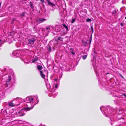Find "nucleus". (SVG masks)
I'll use <instances>...</instances> for the list:
<instances>
[{
  "label": "nucleus",
  "instance_id": "7ed1b4c3",
  "mask_svg": "<svg viewBox=\"0 0 126 126\" xmlns=\"http://www.w3.org/2000/svg\"><path fill=\"white\" fill-rule=\"evenodd\" d=\"M35 39L34 38H32L28 40L29 43L31 45H33L34 42L35 41Z\"/></svg>",
  "mask_w": 126,
  "mask_h": 126
},
{
  "label": "nucleus",
  "instance_id": "aec40b11",
  "mask_svg": "<svg viewBox=\"0 0 126 126\" xmlns=\"http://www.w3.org/2000/svg\"><path fill=\"white\" fill-rule=\"evenodd\" d=\"M25 13L24 12H23L20 15V16H23L25 15Z\"/></svg>",
  "mask_w": 126,
  "mask_h": 126
},
{
  "label": "nucleus",
  "instance_id": "9d476101",
  "mask_svg": "<svg viewBox=\"0 0 126 126\" xmlns=\"http://www.w3.org/2000/svg\"><path fill=\"white\" fill-rule=\"evenodd\" d=\"M70 52L73 55L75 54V53L73 51V49L72 48H71L70 49Z\"/></svg>",
  "mask_w": 126,
  "mask_h": 126
},
{
  "label": "nucleus",
  "instance_id": "c756f323",
  "mask_svg": "<svg viewBox=\"0 0 126 126\" xmlns=\"http://www.w3.org/2000/svg\"><path fill=\"white\" fill-rule=\"evenodd\" d=\"M51 47H50L49 48V51H51Z\"/></svg>",
  "mask_w": 126,
  "mask_h": 126
},
{
  "label": "nucleus",
  "instance_id": "4468645a",
  "mask_svg": "<svg viewBox=\"0 0 126 126\" xmlns=\"http://www.w3.org/2000/svg\"><path fill=\"white\" fill-rule=\"evenodd\" d=\"M82 46H85L86 45V43L84 41H83V40H82Z\"/></svg>",
  "mask_w": 126,
  "mask_h": 126
},
{
  "label": "nucleus",
  "instance_id": "a211bd4d",
  "mask_svg": "<svg viewBox=\"0 0 126 126\" xmlns=\"http://www.w3.org/2000/svg\"><path fill=\"white\" fill-rule=\"evenodd\" d=\"M91 21V20L90 19V18H87L86 20V21L87 22H90Z\"/></svg>",
  "mask_w": 126,
  "mask_h": 126
},
{
  "label": "nucleus",
  "instance_id": "dca6fc26",
  "mask_svg": "<svg viewBox=\"0 0 126 126\" xmlns=\"http://www.w3.org/2000/svg\"><path fill=\"white\" fill-rule=\"evenodd\" d=\"M87 57V56L86 55H85L82 56L83 59L84 60H85L86 59Z\"/></svg>",
  "mask_w": 126,
  "mask_h": 126
},
{
  "label": "nucleus",
  "instance_id": "72a5a7b5",
  "mask_svg": "<svg viewBox=\"0 0 126 126\" xmlns=\"http://www.w3.org/2000/svg\"><path fill=\"white\" fill-rule=\"evenodd\" d=\"M63 36V35H62L61 36Z\"/></svg>",
  "mask_w": 126,
  "mask_h": 126
},
{
  "label": "nucleus",
  "instance_id": "423d86ee",
  "mask_svg": "<svg viewBox=\"0 0 126 126\" xmlns=\"http://www.w3.org/2000/svg\"><path fill=\"white\" fill-rule=\"evenodd\" d=\"M37 68L38 70L40 71L43 69V67L41 65H37Z\"/></svg>",
  "mask_w": 126,
  "mask_h": 126
},
{
  "label": "nucleus",
  "instance_id": "6ab92c4d",
  "mask_svg": "<svg viewBox=\"0 0 126 126\" xmlns=\"http://www.w3.org/2000/svg\"><path fill=\"white\" fill-rule=\"evenodd\" d=\"M33 98H32L29 99V101L30 102H32L33 101Z\"/></svg>",
  "mask_w": 126,
  "mask_h": 126
},
{
  "label": "nucleus",
  "instance_id": "c85d7f7f",
  "mask_svg": "<svg viewBox=\"0 0 126 126\" xmlns=\"http://www.w3.org/2000/svg\"><path fill=\"white\" fill-rule=\"evenodd\" d=\"M123 95L125 97H126V94H123Z\"/></svg>",
  "mask_w": 126,
  "mask_h": 126
},
{
  "label": "nucleus",
  "instance_id": "1a4fd4ad",
  "mask_svg": "<svg viewBox=\"0 0 126 126\" xmlns=\"http://www.w3.org/2000/svg\"><path fill=\"white\" fill-rule=\"evenodd\" d=\"M9 105L11 107H13L15 106V105L12 102H10L8 103Z\"/></svg>",
  "mask_w": 126,
  "mask_h": 126
},
{
  "label": "nucleus",
  "instance_id": "393cba45",
  "mask_svg": "<svg viewBox=\"0 0 126 126\" xmlns=\"http://www.w3.org/2000/svg\"><path fill=\"white\" fill-rule=\"evenodd\" d=\"M46 29L47 30H49L50 29V28L49 27H46Z\"/></svg>",
  "mask_w": 126,
  "mask_h": 126
},
{
  "label": "nucleus",
  "instance_id": "f3484780",
  "mask_svg": "<svg viewBox=\"0 0 126 126\" xmlns=\"http://www.w3.org/2000/svg\"><path fill=\"white\" fill-rule=\"evenodd\" d=\"M91 29L92 30V33H93L94 32V29L93 28V27L92 26L91 27Z\"/></svg>",
  "mask_w": 126,
  "mask_h": 126
},
{
  "label": "nucleus",
  "instance_id": "f03ea898",
  "mask_svg": "<svg viewBox=\"0 0 126 126\" xmlns=\"http://www.w3.org/2000/svg\"><path fill=\"white\" fill-rule=\"evenodd\" d=\"M11 76H9L8 77V79L6 81V83L5 84V85L6 87H7L8 85L10 84L11 82Z\"/></svg>",
  "mask_w": 126,
  "mask_h": 126
},
{
  "label": "nucleus",
  "instance_id": "a878e982",
  "mask_svg": "<svg viewBox=\"0 0 126 126\" xmlns=\"http://www.w3.org/2000/svg\"><path fill=\"white\" fill-rule=\"evenodd\" d=\"M42 2V3H43L44 2V0H40Z\"/></svg>",
  "mask_w": 126,
  "mask_h": 126
},
{
  "label": "nucleus",
  "instance_id": "9b49d317",
  "mask_svg": "<svg viewBox=\"0 0 126 126\" xmlns=\"http://www.w3.org/2000/svg\"><path fill=\"white\" fill-rule=\"evenodd\" d=\"M38 59L37 58H35L32 60V62L33 63H34L35 62L38 61Z\"/></svg>",
  "mask_w": 126,
  "mask_h": 126
},
{
  "label": "nucleus",
  "instance_id": "cd10ccee",
  "mask_svg": "<svg viewBox=\"0 0 126 126\" xmlns=\"http://www.w3.org/2000/svg\"><path fill=\"white\" fill-rule=\"evenodd\" d=\"M120 24H121V26H123V24L122 23H120Z\"/></svg>",
  "mask_w": 126,
  "mask_h": 126
},
{
  "label": "nucleus",
  "instance_id": "f257e3e1",
  "mask_svg": "<svg viewBox=\"0 0 126 126\" xmlns=\"http://www.w3.org/2000/svg\"><path fill=\"white\" fill-rule=\"evenodd\" d=\"M46 20L45 18H40L36 19L35 22L38 24H40Z\"/></svg>",
  "mask_w": 126,
  "mask_h": 126
},
{
  "label": "nucleus",
  "instance_id": "bb28decb",
  "mask_svg": "<svg viewBox=\"0 0 126 126\" xmlns=\"http://www.w3.org/2000/svg\"><path fill=\"white\" fill-rule=\"evenodd\" d=\"M55 88H57V84H56L55 85Z\"/></svg>",
  "mask_w": 126,
  "mask_h": 126
},
{
  "label": "nucleus",
  "instance_id": "b1692460",
  "mask_svg": "<svg viewBox=\"0 0 126 126\" xmlns=\"http://www.w3.org/2000/svg\"><path fill=\"white\" fill-rule=\"evenodd\" d=\"M120 75L122 78H123V79L124 78L122 76L121 74H120Z\"/></svg>",
  "mask_w": 126,
  "mask_h": 126
},
{
  "label": "nucleus",
  "instance_id": "412c9836",
  "mask_svg": "<svg viewBox=\"0 0 126 126\" xmlns=\"http://www.w3.org/2000/svg\"><path fill=\"white\" fill-rule=\"evenodd\" d=\"M25 115V113H23V114H21L20 115H19V116H23L24 115Z\"/></svg>",
  "mask_w": 126,
  "mask_h": 126
},
{
  "label": "nucleus",
  "instance_id": "473e14b6",
  "mask_svg": "<svg viewBox=\"0 0 126 126\" xmlns=\"http://www.w3.org/2000/svg\"><path fill=\"white\" fill-rule=\"evenodd\" d=\"M125 19H126V17H125Z\"/></svg>",
  "mask_w": 126,
  "mask_h": 126
},
{
  "label": "nucleus",
  "instance_id": "0eeeda50",
  "mask_svg": "<svg viewBox=\"0 0 126 126\" xmlns=\"http://www.w3.org/2000/svg\"><path fill=\"white\" fill-rule=\"evenodd\" d=\"M33 108V106H32V107H28L23 109V110H30L32 109Z\"/></svg>",
  "mask_w": 126,
  "mask_h": 126
},
{
  "label": "nucleus",
  "instance_id": "20e7f679",
  "mask_svg": "<svg viewBox=\"0 0 126 126\" xmlns=\"http://www.w3.org/2000/svg\"><path fill=\"white\" fill-rule=\"evenodd\" d=\"M40 74L41 76V77L42 78H43L45 79V75L43 74V71H40Z\"/></svg>",
  "mask_w": 126,
  "mask_h": 126
},
{
  "label": "nucleus",
  "instance_id": "ddd939ff",
  "mask_svg": "<svg viewBox=\"0 0 126 126\" xmlns=\"http://www.w3.org/2000/svg\"><path fill=\"white\" fill-rule=\"evenodd\" d=\"M63 38L61 37H58V38L57 40L56 39V41H58L59 40H60V41H63Z\"/></svg>",
  "mask_w": 126,
  "mask_h": 126
},
{
  "label": "nucleus",
  "instance_id": "39448f33",
  "mask_svg": "<svg viewBox=\"0 0 126 126\" xmlns=\"http://www.w3.org/2000/svg\"><path fill=\"white\" fill-rule=\"evenodd\" d=\"M47 3L49 5L53 6H55V5L53 3H51L50 0H47Z\"/></svg>",
  "mask_w": 126,
  "mask_h": 126
},
{
  "label": "nucleus",
  "instance_id": "f8f14e48",
  "mask_svg": "<svg viewBox=\"0 0 126 126\" xmlns=\"http://www.w3.org/2000/svg\"><path fill=\"white\" fill-rule=\"evenodd\" d=\"M63 26L66 29V30L67 31H68V29L67 27L66 26V25L64 24H63Z\"/></svg>",
  "mask_w": 126,
  "mask_h": 126
},
{
  "label": "nucleus",
  "instance_id": "2f4dec72",
  "mask_svg": "<svg viewBox=\"0 0 126 126\" xmlns=\"http://www.w3.org/2000/svg\"><path fill=\"white\" fill-rule=\"evenodd\" d=\"M13 22H14V21H12V22H11V23L12 24V23H13Z\"/></svg>",
  "mask_w": 126,
  "mask_h": 126
},
{
  "label": "nucleus",
  "instance_id": "4be33fe9",
  "mask_svg": "<svg viewBox=\"0 0 126 126\" xmlns=\"http://www.w3.org/2000/svg\"><path fill=\"white\" fill-rule=\"evenodd\" d=\"M21 112V110H20L17 113V114H20Z\"/></svg>",
  "mask_w": 126,
  "mask_h": 126
},
{
  "label": "nucleus",
  "instance_id": "7c9ffc66",
  "mask_svg": "<svg viewBox=\"0 0 126 126\" xmlns=\"http://www.w3.org/2000/svg\"><path fill=\"white\" fill-rule=\"evenodd\" d=\"M91 39H90V43H91Z\"/></svg>",
  "mask_w": 126,
  "mask_h": 126
},
{
  "label": "nucleus",
  "instance_id": "2eb2a0df",
  "mask_svg": "<svg viewBox=\"0 0 126 126\" xmlns=\"http://www.w3.org/2000/svg\"><path fill=\"white\" fill-rule=\"evenodd\" d=\"M75 20L76 19L75 18L73 19L71 21V23H73L75 22Z\"/></svg>",
  "mask_w": 126,
  "mask_h": 126
},
{
  "label": "nucleus",
  "instance_id": "5701e85b",
  "mask_svg": "<svg viewBox=\"0 0 126 126\" xmlns=\"http://www.w3.org/2000/svg\"><path fill=\"white\" fill-rule=\"evenodd\" d=\"M15 20H16L15 18H13L12 19V21H14Z\"/></svg>",
  "mask_w": 126,
  "mask_h": 126
},
{
  "label": "nucleus",
  "instance_id": "6e6552de",
  "mask_svg": "<svg viewBox=\"0 0 126 126\" xmlns=\"http://www.w3.org/2000/svg\"><path fill=\"white\" fill-rule=\"evenodd\" d=\"M29 3L30 4V6L31 8L33 9L34 7V5L33 4L31 1Z\"/></svg>",
  "mask_w": 126,
  "mask_h": 126
}]
</instances>
